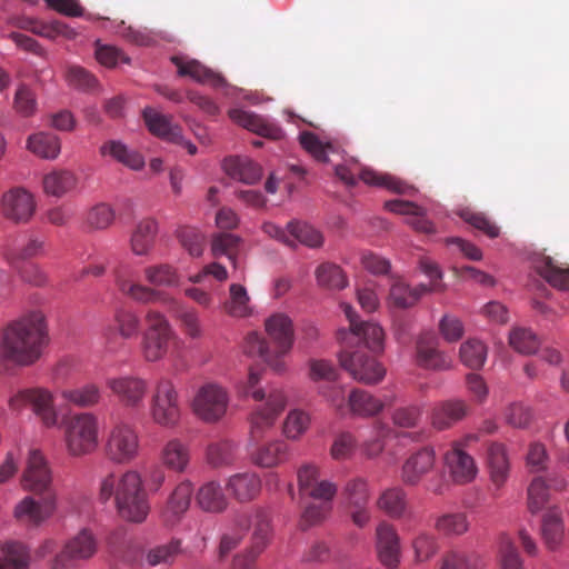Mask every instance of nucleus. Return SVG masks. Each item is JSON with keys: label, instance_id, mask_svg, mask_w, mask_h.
Masks as SVG:
<instances>
[{"label": "nucleus", "instance_id": "obj_58", "mask_svg": "<svg viewBox=\"0 0 569 569\" xmlns=\"http://www.w3.org/2000/svg\"><path fill=\"white\" fill-rule=\"evenodd\" d=\"M411 545L415 551V558L418 562L428 561L439 549L437 537L428 531L418 532L412 539Z\"/></svg>", "mask_w": 569, "mask_h": 569}, {"label": "nucleus", "instance_id": "obj_64", "mask_svg": "<svg viewBox=\"0 0 569 569\" xmlns=\"http://www.w3.org/2000/svg\"><path fill=\"white\" fill-rule=\"evenodd\" d=\"M500 569H525L522 559L508 535H502L499 542Z\"/></svg>", "mask_w": 569, "mask_h": 569}, {"label": "nucleus", "instance_id": "obj_41", "mask_svg": "<svg viewBox=\"0 0 569 569\" xmlns=\"http://www.w3.org/2000/svg\"><path fill=\"white\" fill-rule=\"evenodd\" d=\"M487 460L492 482L501 487L509 476V459L505 446L498 442L490 443Z\"/></svg>", "mask_w": 569, "mask_h": 569}, {"label": "nucleus", "instance_id": "obj_23", "mask_svg": "<svg viewBox=\"0 0 569 569\" xmlns=\"http://www.w3.org/2000/svg\"><path fill=\"white\" fill-rule=\"evenodd\" d=\"M376 547L379 561L389 569H395L400 562V537L396 528L381 521L376 528Z\"/></svg>", "mask_w": 569, "mask_h": 569}, {"label": "nucleus", "instance_id": "obj_20", "mask_svg": "<svg viewBox=\"0 0 569 569\" xmlns=\"http://www.w3.org/2000/svg\"><path fill=\"white\" fill-rule=\"evenodd\" d=\"M40 501L31 496L19 501L13 510L14 518L27 526L38 527L48 520L57 509V495L40 496Z\"/></svg>", "mask_w": 569, "mask_h": 569}, {"label": "nucleus", "instance_id": "obj_52", "mask_svg": "<svg viewBox=\"0 0 569 569\" xmlns=\"http://www.w3.org/2000/svg\"><path fill=\"white\" fill-rule=\"evenodd\" d=\"M181 552V541L172 539L168 543L149 549L146 552L144 561L149 567L170 566Z\"/></svg>", "mask_w": 569, "mask_h": 569}, {"label": "nucleus", "instance_id": "obj_12", "mask_svg": "<svg viewBox=\"0 0 569 569\" xmlns=\"http://www.w3.org/2000/svg\"><path fill=\"white\" fill-rule=\"evenodd\" d=\"M22 488L38 496L56 495L52 486V471L41 451H29L21 477Z\"/></svg>", "mask_w": 569, "mask_h": 569}, {"label": "nucleus", "instance_id": "obj_60", "mask_svg": "<svg viewBox=\"0 0 569 569\" xmlns=\"http://www.w3.org/2000/svg\"><path fill=\"white\" fill-rule=\"evenodd\" d=\"M174 313L180 321L184 333L191 339H199L202 337V329L198 312L190 307L178 305L174 302Z\"/></svg>", "mask_w": 569, "mask_h": 569}, {"label": "nucleus", "instance_id": "obj_13", "mask_svg": "<svg viewBox=\"0 0 569 569\" xmlns=\"http://www.w3.org/2000/svg\"><path fill=\"white\" fill-rule=\"evenodd\" d=\"M228 392L220 385L208 382L199 388L193 401V412L203 421L216 422L227 412Z\"/></svg>", "mask_w": 569, "mask_h": 569}, {"label": "nucleus", "instance_id": "obj_33", "mask_svg": "<svg viewBox=\"0 0 569 569\" xmlns=\"http://www.w3.org/2000/svg\"><path fill=\"white\" fill-rule=\"evenodd\" d=\"M535 270L553 288L569 289V268L558 263L552 257L538 254L533 258Z\"/></svg>", "mask_w": 569, "mask_h": 569}, {"label": "nucleus", "instance_id": "obj_31", "mask_svg": "<svg viewBox=\"0 0 569 569\" xmlns=\"http://www.w3.org/2000/svg\"><path fill=\"white\" fill-rule=\"evenodd\" d=\"M242 349L250 357H259L276 372H283L286 370L284 360L279 359L271 346L256 331L249 332L244 337Z\"/></svg>", "mask_w": 569, "mask_h": 569}, {"label": "nucleus", "instance_id": "obj_17", "mask_svg": "<svg viewBox=\"0 0 569 569\" xmlns=\"http://www.w3.org/2000/svg\"><path fill=\"white\" fill-rule=\"evenodd\" d=\"M298 490L302 499L333 500L338 492L335 482L320 477V468L312 462L301 465L297 470Z\"/></svg>", "mask_w": 569, "mask_h": 569}, {"label": "nucleus", "instance_id": "obj_38", "mask_svg": "<svg viewBox=\"0 0 569 569\" xmlns=\"http://www.w3.org/2000/svg\"><path fill=\"white\" fill-rule=\"evenodd\" d=\"M226 173L247 184H253L261 179V168L246 157H228L223 160Z\"/></svg>", "mask_w": 569, "mask_h": 569}, {"label": "nucleus", "instance_id": "obj_40", "mask_svg": "<svg viewBox=\"0 0 569 569\" xmlns=\"http://www.w3.org/2000/svg\"><path fill=\"white\" fill-rule=\"evenodd\" d=\"M541 535L549 550H555L560 546L565 535V526L561 511L557 507L548 509L543 515Z\"/></svg>", "mask_w": 569, "mask_h": 569}, {"label": "nucleus", "instance_id": "obj_39", "mask_svg": "<svg viewBox=\"0 0 569 569\" xmlns=\"http://www.w3.org/2000/svg\"><path fill=\"white\" fill-rule=\"evenodd\" d=\"M100 154L109 156L117 162L132 170H140L144 166V158L136 150L129 149L119 140H108L100 147Z\"/></svg>", "mask_w": 569, "mask_h": 569}, {"label": "nucleus", "instance_id": "obj_21", "mask_svg": "<svg viewBox=\"0 0 569 569\" xmlns=\"http://www.w3.org/2000/svg\"><path fill=\"white\" fill-rule=\"evenodd\" d=\"M462 441H455L445 453V465L456 483H467L475 479L478 468L473 458L465 451Z\"/></svg>", "mask_w": 569, "mask_h": 569}, {"label": "nucleus", "instance_id": "obj_63", "mask_svg": "<svg viewBox=\"0 0 569 569\" xmlns=\"http://www.w3.org/2000/svg\"><path fill=\"white\" fill-rule=\"evenodd\" d=\"M509 343L516 351L523 355L535 353L540 345L537 336L525 328L513 329L509 335Z\"/></svg>", "mask_w": 569, "mask_h": 569}, {"label": "nucleus", "instance_id": "obj_16", "mask_svg": "<svg viewBox=\"0 0 569 569\" xmlns=\"http://www.w3.org/2000/svg\"><path fill=\"white\" fill-rule=\"evenodd\" d=\"M342 496L346 500L349 516L355 526L366 527L371 520L369 508L370 489L365 478H352L343 487Z\"/></svg>", "mask_w": 569, "mask_h": 569}, {"label": "nucleus", "instance_id": "obj_43", "mask_svg": "<svg viewBox=\"0 0 569 569\" xmlns=\"http://www.w3.org/2000/svg\"><path fill=\"white\" fill-rule=\"evenodd\" d=\"M158 231V223L153 219H144L140 221L131 236V249L134 254H147L154 242Z\"/></svg>", "mask_w": 569, "mask_h": 569}, {"label": "nucleus", "instance_id": "obj_49", "mask_svg": "<svg viewBox=\"0 0 569 569\" xmlns=\"http://www.w3.org/2000/svg\"><path fill=\"white\" fill-rule=\"evenodd\" d=\"M242 239L229 232H217L211 239V253L214 258L227 256L233 267L237 266V254Z\"/></svg>", "mask_w": 569, "mask_h": 569}, {"label": "nucleus", "instance_id": "obj_36", "mask_svg": "<svg viewBox=\"0 0 569 569\" xmlns=\"http://www.w3.org/2000/svg\"><path fill=\"white\" fill-rule=\"evenodd\" d=\"M160 460L166 468L178 473L184 472L190 462L188 445L177 438L170 439L160 451Z\"/></svg>", "mask_w": 569, "mask_h": 569}, {"label": "nucleus", "instance_id": "obj_29", "mask_svg": "<svg viewBox=\"0 0 569 569\" xmlns=\"http://www.w3.org/2000/svg\"><path fill=\"white\" fill-rule=\"evenodd\" d=\"M229 117L233 122L261 137L278 140L283 136L280 127L252 112L232 109L229 111Z\"/></svg>", "mask_w": 569, "mask_h": 569}, {"label": "nucleus", "instance_id": "obj_2", "mask_svg": "<svg viewBox=\"0 0 569 569\" xmlns=\"http://www.w3.org/2000/svg\"><path fill=\"white\" fill-rule=\"evenodd\" d=\"M48 339L44 315L39 310L30 311L3 330L0 358L21 366L32 365L41 357Z\"/></svg>", "mask_w": 569, "mask_h": 569}, {"label": "nucleus", "instance_id": "obj_14", "mask_svg": "<svg viewBox=\"0 0 569 569\" xmlns=\"http://www.w3.org/2000/svg\"><path fill=\"white\" fill-rule=\"evenodd\" d=\"M341 308L349 320L350 332L340 331L342 340L349 342L363 343L366 348L373 352L381 351L383 348L385 332L382 328L375 322L358 321V316L353 308L348 303H342Z\"/></svg>", "mask_w": 569, "mask_h": 569}, {"label": "nucleus", "instance_id": "obj_62", "mask_svg": "<svg viewBox=\"0 0 569 569\" xmlns=\"http://www.w3.org/2000/svg\"><path fill=\"white\" fill-rule=\"evenodd\" d=\"M229 301L226 302V311L233 317H244L249 313V296L243 286L232 283L229 288Z\"/></svg>", "mask_w": 569, "mask_h": 569}, {"label": "nucleus", "instance_id": "obj_61", "mask_svg": "<svg viewBox=\"0 0 569 569\" xmlns=\"http://www.w3.org/2000/svg\"><path fill=\"white\" fill-rule=\"evenodd\" d=\"M207 458L213 467L231 465L236 460V445L229 440L212 443L208 447Z\"/></svg>", "mask_w": 569, "mask_h": 569}, {"label": "nucleus", "instance_id": "obj_37", "mask_svg": "<svg viewBox=\"0 0 569 569\" xmlns=\"http://www.w3.org/2000/svg\"><path fill=\"white\" fill-rule=\"evenodd\" d=\"M196 501L201 510L210 513H220L228 507L227 496L217 481L203 483L196 493Z\"/></svg>", "mask_w": 569, "mask_h": 569}, {"label": "nucleus", "instance_id": "obj_18", "mask_svg": "<svg viewBox=\"0 0 569 569\" xmlns=\"http://www.w3.org/2000/svg\"><path fill=\"white\" fill-rule=\"evenodd\" d=\"M27 406L32 408L44 426L52 427L57 423L58 416L53 407V399L47 390L24 389L10 399V407L13 410H20Z\"/></svg>", "mask_w": 569, "mask_h": 569}, {"label": "nucleus", "instance_id": "obj_24", "mask_svg": "<svg viewBox=\"0 0 569 569\" xmlns=\"http://www.w3.org/2000/svg\"><path fill=\"white\" fill-rule=\"evenodd\" d=\"M97 551V540L93 535L83 529L72 537L66 545L61 553L53 561V569H64L66 560H86L91 558Z\"/></svg>", "mask_w": 569, "mask_h": 569}, {"label": "nucleus", "instance_id": "obj_22", "mask_svg": "<svg viewBox=\"0 0 569 569\" xmlns=\"http://www.w3.org/2000/svg\"><path fill=\"white\" fill-rule=\"evenodd\" d=\"M416 363L428 370H446L450 368L449 357L439 349L438 338L430 332L422 333L416 341Z\"/></svg>", "mask_w": 569, "mask_h": 569}, {"label": "nucleus", "instance_id": "obj_3", "mask_svg": "<svg viewBox=\"0 0 569 569\" xmlns=\"http://www.w3.org/2000/svg\"><path fill=\"white\" fill-rule=\"evenodd\" d=\"M111 498L122 519L136 523L146 520L150 506L141 477L137 471L110 472L101 479L100 501L107 502Z\"/></svg>", "mask_w": 569, "mask_h": 569}, {"label": "nucleus", "instance_id": "obj_1", "mask_svg": "<svg viewBox=\"0 0 569 569\" xmlns=\"http://www.w3.org/2000/svg\"><path fill=\"white\" fill-rule=\"evenodd\" d=\"M286 407V397L280 390L269 392L266 402L259 405L250 416L249 445L256 448L250 451L253 465L260 468H276L289 460L290 447L274 439L261 442L267 432L272 429L278 416Z\"/></svg>", "mask_w": 569, "mask_h": 569}, {"label": "nucleus", "instance_id": "obj_4", "mask_svg": "<svg viewBox=\"0 0 569 569\" xmlns=\"http://www.w3.org/2000/svg\"><path fill=\"white\" fill-rule=\"evenodd\" d=\"M419 268L430 279V283H420L412 288L402 280L393 281L388 297V302L392 307L408 309L413 307L422 296L446 290V284L442 283V272L436 262L423 257L419 260Z\"/></svg>", "mask_w": 569, "mask_h": 569}, {"label": "nucleus", "instance_id": "obj_48", "mask_svg": "<svg viewBox=\"0 0 569 569\" xmlns=\"http://www.w3.org/2000/svg\"><path fill=\"white\" fill-rule=\"evenodd\" d=\"M141 329L139 315L129 308H119L113 313V330L123 339L136 338Z\"/></svg>", "mask_w": 569, "mask_h": 569}, {"label": "nucleus", "instance_id": "obj_42", "mask_svg": "<svg viewBox=\"0 0 569 569\" xmlns=\"http://www.w3.org/2000/svg\"><path fill=\"white\" fill-rule=\"evenodd\" d=\"M30 560V552L21 542H6L1 548L0 569H29Z\"/></svg>", "mask_w": 569, "mask_h": 569}, {"label": "nucleus", "instance_id": "obj_53", "mask_svg": "<svg viewBox=\"0 0 569 569\" xmlns=\"http://www.w3.org/2000/svg\"><path fill=\"white\" fill-rule=\"evenodd\" d=\"M316 279L320 287L330 290H341L348 284L347 276L342 269L331 262H323L317 268Z\"/></svg>", "mask_w": 569, "mask_h": 569}, {"label": "nucleus", "instance_id": "obj_32", "mask_svg": "<svg viewBox=\"0 0 569 569\" xmlns=\"http://www.w3.org/2000/svg\"><path fill=\"white\" fill-rule=\"evenodd\" d=\"M143 119L152 134L169 142H182V129L178 124L172 123L171 117L148 107L143 110Z\"/></svg>", "mask_w": 569, "mask_h": 569}, {"label": "nucleus", "instance_id": "obj_27", "mask_svg": "<svg viewBox=\"0 0 569 569\" xmlns=\"http://www.w3.org/2000/svg\"><path fill=\"white\" fill-rule=\"evenodd\" d=\"M436 463L432 448L426 447L412 453L403 463L401 480L408 486H417L429 473Z\"/></svg>", "mask_w": 569, "mask_h": 569}, {"label": "nucleus", "instance_id": "obj_56", "mask_svg": "<svg viewBox=\"0 0 569 569\" xmlns=\"http://www.w3.org/2000/svg\"><path fill=\"white\" fill-rule=\"evenodd\" d=\"M312 502L306 505L301 520L300 527L302 529H308L312 526H316L322 522L332 510V501L326 499H312Z\"/></svg>", "mask_w": 569, "mask_h": 569}, {"label": "nucleus", "instance_id": "obj_8", "mask_svg": "<svg viewBox=\"0 0 569 569\" xmlns=\"http://www.w3.org/2000/svg\"><path fill=\"white\" fill-rule=\"evenodd\" d=\"M140 448L139 435L131 423L119 421L110 429L104 452L109 460L124 465L136 459Z\"/></svg>", "mask_w": 569, "mask_h": 569}, {"label": "nucleus", "instance_id": "obj_54", "mask_svg": "<svg viewBox=\"0 0 569 569\" xmlns=\"http://www.w3.org/2000/svg\"><path fill=\"white\" fill-rule=\"evenodd\" d=\"M116 281L119 290L137 302L151 303L160 299L161 293L152 288L129 281L119 274Z\"/></svg>", "mask_w": 569, "mask_h": 569}, {"label": "nucleus", "instance_id": "obj_34", "mask_svg": "<svg viewBox=\"0 0 569 569\" xmlns=\"http://www.w3.org/2000/svg\"><path fill=\"white\" fill-rule=\"evenodd\" d=\"M377 508L392 519L405 518L410 512L408 495L401 487L387 488L379 495Z\"/></svg>", "mask_w": 569, "mask_h": 569}, {"label": "nucleus", "instance_id": "obj_46", "mask_svg": "<svg viewBox=\"0 0 569 569\" xmlns=\"http://www.w3.org/2000/svg\"><path fill=\"white\" fill-rule=\"evenodd\" d=\"M482 558L475 552L451 549L443 553L440 569H483Z\"/></svg>", "mask_w": 569, "mask_h": 569}, {"label": "nucleus", "instance_id": "obj_26", "mask_svg": "<svg viewBox=\"0 0 569 569\" xmlns=\"http://www.w3.org/2000/svg\"><path fill=\"white\" fill-rule=\"evenodd\" d=\"M193 493V486L190 481H181L169 496L162 509L161 518L167 526H176L188 511Z\"/></svg>", "mask_w": 569, "mask_h": 569}, {"label": "nucleus", "instance_id": "obj_50", "mask_svg": "<svg viewBox=\"0 0 569 569\" xmlns=\"http://www.w3.org/2000/svg\"><path fill=\"white\" fill-rule=\"evenodd\" d=\"M62 398L80 408H89L100 401V388L94 383H87L72 389H64L61 392Z\"/></svg>", "mask_w": 569, "mask_h": 569}, {"label": "nucleus", "instance_id": "obj_35", "mask_svg": "<svg viewBox=\"0 0 569 569\" xmlns=\"http://www.w3.org/2000/svg\"><path fill=\"white\" fill-rule=\"evenodd\" d=\"M468 405L462 400H447L438 403L431 412V425L438 430L450 428L468 415Z\"/></svg>", "mask_w": 569, "mask_h": 569}, {"label": "nucleus", "instance_id": "obj_28", "mask_svg": "<svg viewBox=\"0 0 569 569\" xmlns=\"http://www.w3.org/2000/svg\"><path fill=\"white\" fill-rule=\"evenodd\" d=\"M171 62L177 67L180 77H190L197 82L210 84L213 88H220L226 84V80L221 74L216 73L198 60L173 56L171 57Z\"/></svg>", "mask_w": 569, "mask_h": 569}, {"label": "nucleus", "instance_id": "obj_51", "mask_svg": "<svg viewBox=\"0 0 569 569\" xmlns=\"http://www.w3.org/2000/svg\"><path fill=\"white\" fill-rule=\"evenodd\" d=\"M435 528L446 537H459L469 530L468 517L465 512H448L439 516Z\"/></svg>", "mask_w": 569, "mask_h": 569}, {"label": "nucleus", "instance_id": "obj_44", "mask_svg": "<svg viewBox=\"0 0 569 569\" xmlns=\"http://www.w3.org/2000/svg\"><path fill=\"white\" fill-rule=\"evenodd\" d=\"M27 148L40 158L56 159L60 153L61 142L53 133L38 132L28 138Z\"/></svg>", "mask_w": 569, "mask_h": 569}, {"label": "nucleus", "instance_id": "obj_45", "mask_svg": "<svg viewBox=\"0 0 569 569\" xmlns=\"http://www.w3.org/2000/svg\"><path fill=\"white\" fill-rule=\"evenodd\" d=\"M77 177L69 170H54L43 177V189L47 194L62 197L77 186Z\"/></svg>", "mask_w": 569, "mask_h": 569}, {"label": "nucleus", "instance_id": "obj_7", "mask_svg": "<svg viewBox=\"0 0 569 569\" xmlns=\"http://www.w3.org/2000/svg\"><path fill=\"white\" fill-rule=\"evenodd\" d=\"M150 416L154 423L173 428L180 419V403L173 382L168 378L157 381L150 400Z\"/></svg>", "mask_w": 569, "mask_h": 569}, {"label": "nucleus", "instance_id": "obj_5", "mask_svg": "<svg viewBox=\"0 0 569 569\" xmlns=\"http://www.w3.org/2000/svg\"><path fill=\"white\" fill-rule=\"evenodd\" d=\"M144 319L147 328L140 342L141 355L146 361L157 362L168 353L174 331L166 316L157 310H148Z\"/></svg>", "mask_w": 569, "mask_h": 569}, {"label": "nucleus", "instance_id": "obj_6", "mask_svg": "<svg viewBox=\"0 0 569 569\" xmlns=\"http://www.w3.org/2000/svg\"><path fill=\"white\" fill-rule=\"evenodd\" d=\"M66 446L73 457L89 455L98 447V419L93 413H77L67 422Z\"/></svg>", "mask_w": 569, "mask_h": 569}, {"label": "nucleus", "instance_id": "obj_47", "mask_svg": "<svg viewBox=\"0 0 569 569\" xmlns=\"http://www.w3.org/2000/svg\"><path fill=\"white\" fill-rule=\"evenodd\" d=\"M350 410L361 417H370L382 411L383 402L365 390L356 389L348 398Z\"/></svg>", "mask_w": 569, "mask_h": 569}, {"label": "nucleus", "instance_id": "obj_57", "mask_svg": "<svg viewBox=\"0 0 569 569\" xmlns=\"http://www.w3.org/2000/svg\"><path fill=\"white\" fill-rule=\"evenodd\" d=\"M144 277L149 283L156 287H172L179 283L177 270L167 263L147 267Z\"/></svg>", "mask_w": 569, "mask_h": 569}, {"label": "nucleus", "instance_id": "obj_11", "mask_svg": "<svg viewBox=\"0 0 569 569\" xmlns=\"http://www.w3.org/2000/svg\"><path fill=\"white\" fill-rule=\"evenodd\" d=\"M246 518L247 530L253 527L251 546L233 558L232 569H257V558L264 550L271 535L270 520L264 511H257L252 519Z\"/></svg>", "mask_w": 569, "mask_h": 569}, {"label": "nucleus", "instance_id": "obj_30", "mask_svg": "<svg viewBox=\"0 0 569 569\" xmlns=\"http://www.w3.org/2000/svg\"><path fill=\"white\" fill-rule=\"evenodd\" d=\"M226 488L237 501L249 502L260 493L261 479L253 471L238 472L229 477Z\"/></svg>", "mask_w": 569, "mask_h": 569}, {"label": "nucleus", "instance_id": "obj_59", "mask_svg": "<svg viewBox=\"0 0 569 569\" xmlns=\"http://www.w3.org/2000/svg\"><path fill=\"white\" fill-rule=\"evenodd\" d=\"M287 229L290 236L307 247L319 248L323 243V237L321 232L308 223L289 222L287 224Z\"/></svg>", "mask_w": 569, "mask_h": 569}, {"label": "nucleus", "instance_id": "obj_15", "mask_svg": "<svg viewBox=\"0 0 569 569\" xmlns=\"http://www.w3.org/2000/svg\"><path fill=\"white\" fill-rule=\"evenodd\" d=\"M37 209L34 196L23 187H12L0 198V211L12 223H28Z\"/></svg>", "mask_w": 569, "mask_h": 569}, {"label": "nucleus", "instance_id": "obj_25", "mask_svg": "<svg viewBox=\"0 0 569 569\" xmlns=\"http://www.w3.org/2000/svg\"><path fill=\"white\" fill-rule=\"evenodd\" d=\"M266 332L272 341L273 350L279 359L291 350L293 345V326L284 313H274L264 321Z\"/></svg>", "mask_w": 569, "mask_h": 569}, {"label": "nucleus", "instance_id": "obj_19", "mask_svg": "<svg viewBox=\"0 0 569 569\" xmlns=\"http://www.w3.org/2000/svg\"><path fill=\"white\" fill-rule=\"evenodd\" d=\"M106 386L112 395L127 408L139 409L143 406L149 385L147 380L138 376L110 377Z\"/></svg>", "mask_w": 569, "mask_h": 569}, {"label": "nucleus", "instance_id": "obj_10", "mask_svg": "<svg viewBox=\"0 0 569 569\" xmlns=\"http://www.w3.org/2000/svg\"><path fill=\"white\" fill-rule=\"evenodd\" d=\"M339 361L341 367L347 370L353 379L373 385L380 382L385 375L386 369L376 358L369 356L359 348L356 350L345 349L340 352Z\"/></svg>", "mask_w": 569, "mask_h": 569}, {"label": "nucleus", "instance_id": "obj_55", "mask_svg": "<svg viewBox=\"0 0 569 569\" xmlns=\"http://www.w3.org/2000/svg\"><path fill=\"white\" fill-rule=\"evenodd\" d=\"M460 359L470 369H480L487 359V347L478 339H468L459 350Z\"/></svg>", "mask_w": 569, "mask_h": 569}, {"label": "nucleus", "instance_id": "obj_9", "mask_svg": "<svg viewBox=\"0 0 569 569\" xmlns=\"http://www.w3.org/2000/svg\"><path fill=\"white\" fill-rule=\"evenodd\" d=\"M335 173L342 182L349 187L357 184L356 176L358 174L359 179L362 180L366 184L386 188L395 193L408 194L412 190L409 184L391 174L380 173L370 168L359 169L357 164L336 166Z\"/></svg>", "mask_w": 569, "mask_h": 569}]
</instances>
